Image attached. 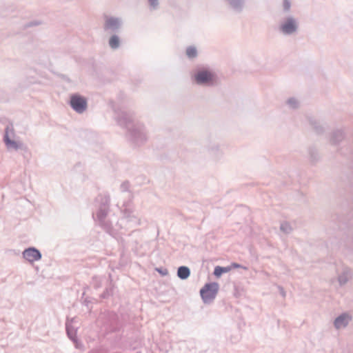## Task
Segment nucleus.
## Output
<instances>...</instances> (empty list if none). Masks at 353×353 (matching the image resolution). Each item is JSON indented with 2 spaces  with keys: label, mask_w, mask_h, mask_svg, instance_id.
I'll use <instances>...</instances> for the list:
<instances>
[{
  "label": "nucleus",
  "mask_w": 353,
  "mask_h": 353,
  "mask_svg": "<svg viewBox=\"0 0 353 353\" xmlns=\"http://www.w3.org/2000/svg\"><path fill=\"white\" fill-rule=\"evenodd\" d=\"M178 276L182 279H185L190 276V270L185 266H181L178 269Z\"/></svg>",
  "instance_id": "obj_7"
},
{
  "label": "nucleus",
  "mask_w": 353,
  "mask_h": 353,
  "mask_svg": "<svg viewBox=\"0 0 353 353\" xmlns=\"http://www.w3.org/2000/svg\"><path fill=\"white\" fill-rule=\"evenodd\" d=\"M229 267H232V268H239L241 267V265L238 263H233L231 264V265H230Z\"/></svg>",
  "instance_id": "obj_14"
},
{
  "label": "nucleus",
  "mask_w": 353,
  "mask_h": 353,
  "mask_svg": "<svg viewBox=\"0 0 353 353\" xmlns=\"http://www.w3.org/2000/svg\"><path fill=\"white\" fill-rule=\"evenodd\" d=\"M350 320V318L349 317V316L346 314L341 315L335 320V326L338 329L345 327Z\"/></svg>",
  "instance_id": "obj_6"
},
{
  "label": "nucleus",
  "mask_w": 353,
  "mask_h": 353,
  "mask_svg": "<svg viewBox=\"0 0 353 353\" xmlns=\"http://www.w3.org/2000/svg\"><path fill=\"white\" fill-rule=\"evenodd\" d=\"M5 141L8 147H11L15 149H17L19 147L18 143L17 142L9 139L7 137H6L5 138Z\"/></svg>",
  "instance_id": "obj_11"
},
{
  "label": "nucleus",
  "mask_w": 353,
  "mask_h": 353,
  "mask_svg": "<svg viewBox=\"0 0 353 353\" xmlns=\"http://www.w3.org/2000/svg\"><path fill=\"white\" fill-rule=\"evenodd\" d=\"M194 79L199 84H212L216 81V77L207 70H201L194 75Z\"/></svg>",
  "instance_id": "obj_2"
},
{
  "label": "nucleus",
  "mask_w": 353,
  "mask_h": 353,
  "mask_svg": "<svg viewBox=\"0 0 353 353\" xmlns=\"http://www.w3.org/2000/svg\"><path fill=\"white\" fill-rule=\"evenodd\" d=\"M283 6L285 10H289V8L290 7V2L288 0H285Z\"/></svg>",
  "instance_id": "obj_13"
},
{
  "label": "nucleus",
  "mask_w": 353,
  "mask_h": 353,
  "mask_svg": "<svg viewBox=\"0 0 353 353\" xmlns=\"http://www.w3.org/2000/svg\"><path fill=\"white\" fill-rule=\"evenodd\" d=\"M232 270V267H220L217 266L214 268V274L216 276H220L223 273L230 272Z\"/></svg>",
  "instance_id": "obj_8"
},
{
  "label": "nucleus",
  "mask_w": 353,
  "mask_h": 353,
  "mask_svg": "<svg viewBox=\"0 0 353 353\" xmlns=\"http://www.w3.org/2000/svg\"><path fill=\"white\" fill-rule=\"evenodd\" d=\"M117 21L114 19H108L106 21L105 26L107 28H110L112 26H116Z\"/></svg>",
  "instance_id": "obj_12"
},
{
  "label": "nucleus",
  "mask_w": 353,
  "mask_h": 353,
  "mask_svg": "<svg viewBox=\"0 0 353 353\" xmlns=\"http://www.w3.org/2000/svg\"><path fill=\"white\" fill-rule=\"evenodd\" d=\"M186 54L190 58H194L196 56V50L194 47H189L186 50Z\"/></svg>",
  "instance_id": "obj_10"
},
{
  "label": "nucleus",
  "mask_w": 353,
  "mask_h": 353,
  "mask_svg": "<svg viewBox=\"0 0 353 353\" xmlns=\"http://www.w3.org/2000/svg\"><path fill=\"white\" fill-rule=\"evenodd\" d=\"M110 46L112 48H116L119 46V38L116 36H112L110 39Z\"/></svg>",
  "instance_id": "obj_9"
},
{
  "label": "nucleus",
  "mask_w": 353,
  "mask_h": 353,
  "mask_svg": "<svg viewBox=\"0 0 353 353\" xmlns=\"http://www.w3.org/2000/svg\"><path fill=\"white\" fill-rule=\"evenodd\" d=\"M219 290L216 283L205 284L200 290L201 296L204 303H208L214 299Z\"/></svg>",
  "instance_id": "obj_1"
},
{
  "label": "nucleus",
  "mask_w": 353,
  "mask_h": 353,
  "mask_svg": "<svg viewBox=\"0 0 353 353\" xmlns=\"http://www.w3.org/2000/svg\"><path fill=\"white\" fill-rule=\"evenodd\" d=\"M23 257L30 262H34L41 259V254L39 250L34 248L26 249L23 253Z\"/></svg>",
  "instance_id": "obj_4"
},
{
  "label": "nucleus",
  "mask_w": 353,
  "mask_h": 353,
  "mask_svg": "<svg viewBox=\"0 0 353 353\" xmlns=\"http://www.w3.org/2000/svg\"><path fill=\"white\" fill-rule=\"evenodd\" d=\"M150 2V4L153 6H156L157 4V0H149Z\"/></svg>",
  "instance_id": "obj_15"
},
{
  "label": "nucleus",
  "mask_w": 353,
  "mask_h": 353,
  "mask_svg": "<svg viewBox=\"0 0 353 353\" xmlns=\"http://www.w3.org/2000/svg\"><path fill=\"white\" fill-rule=\"evenodd\" d=\"M281 30L285 34H291L296 29V24L293 19H288L281 27Z\"/></svg>",
  "instance_id": "obj_5"
},
{
  "label": "nucleus",
  "mask_w": 353,
  "mask_h": 353,
  "mask_svg": "<svg viewBox=\"0 0 353 353\" xmlns=\"http://www.w3.org/2000/svg\"><path fill=\"white\" fill-rule=\"evenodd\" d=\"M70 105L77 112H83L87 107V101L85 98L79 95H72L70 99Z\"/></svg>",
  "instance_id": "obj_3"
}]
</instances>
